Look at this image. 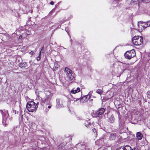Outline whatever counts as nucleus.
I'll use <instances>...</instances> for the list:
<instances>
[{
	"mask_svg": "<svg viewBox=\"0 0 150 150\" xmlns=\"http://www.w3.org/2000/svg\"><path fill=\"white\" fill-rule=\"evenodd\" d=\"M3 116L2 123L5 126H6L9 122V119L8 117V114L7 110H0Z\"/></svg>",
	"mask_w": 150,
	"mask_h": 150,
	"instance_id": "nucleus-1",
	"label": "nucleus"
},
{
	"mask_svg": "<svg viewBox=\"0 0 150 150\" xmlns=\"http://www.w3.org/2000/svg\"><path fill=\"white\" fill-rule=\"evenodd\" d=\"M26 107L28 111L33 112L36 111L38 106L34 102L31 101L27 103Z\"/></svg>",
	"mask_w": 150,
	"mask_h": 150,
	"instance_id": "nucleus-2",
	"label": "nucleus"
},
{
	"mask_svg": "<svg viewBox=\"0 0 150 150\" xmlns=\"http://www.w3.org/2000/svg\"><path fill=\"white\" fill-rule=\"evenodd\" d=\"M133 44L136 45H141L143 42V39L142 37L140 36H135L132 39Z\"/></svg>",
	"mask_w": 150,
	"mask_h": 150,
	"instance_id": "nucleus-3",
	"label": "nucleus"
},
{
	"mask_svg": "<svg viewBox=\"0 0 150 150\" xmlns=\"http://www.w3.org/2000/svg\"><path fill=\"white\" fill-rule=\"evenodd\" d=\"M125 57L128 59H130L135 55V51L134 50L129 51L127 52L125 54Z\"/></svg>",
	"mask_w": 150,
	"mask_h": 150,
	"instance_id": "nucleus-4",
	"label": "nucleus"
},
{
	"mask_svg": "<svg viewBox=\"0 0 150 150\" xmlns=\"http://www.w3.org/2000/svg\"><path fill=\"white\" fill-rule=\"evenodd\" d=\"M146 22L142 21H139L138 23V30L140 32L142 31V30L146 28Z\"/></svg>",
	"mask_w": 150,
	"mask_h": 150,
	"instance_id": "nucleus-5",
	"label": "nucleus"
},
{
	"mask_svg": "<svg viewBox=\"0 0 150 150\" xmlns=\"http://www.w3.org/2000/svg\"><path fill=\"white\" fill-rule=\"evenodd\" d=\"M90 93V92L88 94L82 98L80 100L81 102L83 103L87 101L91 97V94Z\"/></svg>",
	"mask_w": 150,
	"mask_h": 150,
	"instance_id": "nucleus-6",
	"label": "nucleus"
},
{
	"mask_svg": "<svg viewBox=\"0 0 150 150\" xmlns=\"http://www.w3.org/2000/svg\"><path fill=\"white\" fill-rule=\"evenodd\" d=\"M105 111V110L103 108H100L96 112V115L98 116L103 114Z\"/></svg>",
	"mask_w": 150,
	"mask_h": 150,
	"instance_id": "nucleus-7",
	"label": "nucleus"
},
{
	"mask_svg": "<svg viewBox=\"0 0 150 150\" xmlns=\"http://www.w3.org/2000/svg\"><path fill=\"white\" fill-rule=\"evenodd\" d=\"M74 74L72 72L71 73L67 75L69 80L70 81H71L74 78Z\"/></svg>",
	"mask_w": 150,
	"mask_h": 150,
	"instance_id": "nucleus-8",
	"label": "nucleus"
},
{
	"mask_svg": "<svg viewBox=\"0 0 150 150\" xmlns=\"http://www.w3.org/2000/svg\"><path fill=\"white\" fill-rule=\"evenodd\" d=\"M80 91V88L79 87H78L76 89H75V88H74L71 91V93H72L75 94L77 93H78Z\"/></svg>",
	"mask_w": 150,
	"mask_h": 150,
	"instance_id": "nucleus-9",
	"label": "nucleus"
},
{
	"mask_svg": "<svg viewBox=\"0 0 150 150\" xmlns=\"http://www.w3.org/2000/svg\"><path fill=\"white\" fill-rule=\"evenodd\" d=\"M116 137V134H111L110 135L109 139L110 140H113L115 139Z\"/></svg>",
	"mask_w": 150,
	"mask_h": 150,
	"instance_id": "nucleus-10",
	"label": "nucleus"
},
{
	"mask_svg": "<svg viewBox=\"0 0 150 150\" xmlns=\"http://www.w3.org/2000/svg\"><path fill=\"white\" fill-rule=\"evenodd\" d=\"M72 72V71L68 67H66L64 70V72L66 75L69 74Z\"/></svg>",
	"mask_w": 150,
	"mask_h": 150,
	"instance_id": "nucleus-11",
	"label": "nucleus"
},
{
	"mask_svg": "<svg viewBox=\"0 0 150 150\" xmlns=\"http://www.w3.org/2000/svg\"><path fill=\"white\" fill-rule=\"evenodd\" d=\"M136 137L138 140H140L142 138L143 135L140 132H138L137 133Z\"/></svg>",
	"mask_w": 150,
	"mask_h": 150,
	"instance_id": "nucleus-12",
	"label": "nucleus"
},
{
	"mask_svg": "<svg viewBox=\"0 0 150 150\" xmlns=\"http://www.w3.org/2000/svg\"><path fill=\"white\" fill-rule=\"evenodd\" d=\"M27 65L26 62H21L19 64L18 66L21 68L25 67H27Z\"/></svg>",
	"mask_w": 150,
	"mask_h": 150,
	"instance_id": "nucleus-13",
	"label": "nucleus"
},
{
	"mask_svg": "<svg viewBox=\"0 0 150 150\" xmlns=\"http://www.w3.org/2000/svg\"><path fill=\"white\" fill-rule=\"evenodd\" d=\"M57 104L56 105V108L57 109H58L59 108H62L63 107V105L61 104L60 105H59V99H57Z\"/></svg>",
	"mask_w": 150,
	"mask_h": 150,
	"instance_id": "nucleus-14",
	"label": "nucleus"
},
{
	"mask_svg": "<svg viewBox=\"0 0 150 150\" xmlns=\"http://www.w3.org/2000/svg\"><path fill=\"white\" fill-rule=\"evenodd\" d=\"M115 121V118H114V116L112 115L109 119V122L111 123H114Z\"/></svg>",
	"mask_w": 150,
	"mask_h": 150,
	"instance_id": "nucleus-15",
	"label": "nucleus"
},
{
	"mask_svg": "<svg viewBox=\"0 0 150 150\" xmlns=\"http://www.w3.org/2000/svg\"><path fill=\"white\" fill-rule=\"evenodd\" d=\"M122 149L123 150H131V147L127 145L123 146Z\"/></svg>",
	"mask_w": 150,
	"mask_h": 150,
	"instance_id": "nucleus-16",
	"label": "nucleus"
},
{
	"mask_svg": "<svg viewBox=\"0 0 150 150\" xmlns=\"http://www.w3.org/2000/svg\"><path fill=\"white\" fill-rule=\"evenodd\" d=\"M96 92L97 93L100 95L101 94L103 93V91L101 90L100 89H98L97 90Z\"/></svg>",
	"mask_w": 150,
	"mask_h": 150,
	"instance_id": "nucleus-17",
	"label": "nucleus"
},
{
	"mask_svg": "<svg viewBox=\"0 0 150 150\" xmlns=\"http://www.w3.org/2000/svg\"><path fill=\"white\" fill-rule=\"evenodd\" d=\"M139 2L138 0H132L131 1V3L134 4H137Z\"/></svg>",
	"mask_w": 150,
	"mask_h": 150,
	"instance_id": "nucleus-18",
	"label": "nucleus"
},
{
	"mask_svg": "<svg viewBox=\"0 0 150 150\" xmlns=\"http://www.w3.org/2000/svg\"><path fill=\"white\" fill-rule=\"evenodd\" d=\"M92 131L95 134H94L95 136H97V131L96 130V129H95V128H93L92 129Z\"/></svg>",
	"mask_w": 150,
	"mask_h": 150,
	"instance_id": "nucleus-19",
	"label": "nucleus"
},
{
	"mask_svg": "<svg viewBox=\"0 0 150 150\" xmlns=\"http://www.w3.org/2000/svg\"><path fill=\"white\" fill-rule=\"evenodd\" d=\"M146 27L150 26V20L148 21H147L146 23Z\"/></svg>",
	"mask_w": 150,
	"mask_h": 150,
	"instance_id": "nucleus-20",
	"label": "nucleus"
},
{
	"mask_svg": "<svg viewBox=\"0 0 150 150\" xmlns=\"http://www.w3.org/2000/svg\"><path fill=\"white\" fill-rule=\"evenodd\" d=\"M131 150H139L138 147L135 146L134 147L133 149H132L131 147Z\"/></svg>",
	"mask_w": 150,
	"mask_h": 150,
	"instance_id": "nucleus-21",
	"label": "nucleus"
},
{
	"mask_svg": "<svg viewBox=\"0 0 150 150\" xmlns=\"http://www.w3.org/2000/svg\"><path fill=\"white\" fill-rule=\"evenodd\" d=\"M147 95L148 97L150 99V91L147 92Z\"/></svg>",
	"mask_w": 150,
	"mask_h": 150,
	"instance_id": "nucleus-22",
	"label": "nucleus"
},
{
	"mask_svg": "<svg viewBox=\"0 0 150 150\" xmlns=\"http://www.w3.org/2000/svg\"><path fill=\"white\" fill-rule=\"evenodd\" d=\"M29 53L31 55H33L34 54V52L33 51H31L30 52H29Z\"/></svg>",
	"mask_w": 150,
	"mask_h": 150,
	"instance_id": "nucleus-23",
	"label": "nucleus"
},
{
	"mask_svg": "<svg viewBox=\"0 0 150 150\" xmlns=\"http://www.w3.org/2000/svg\"><path fill=\"white\" fill-rule=\"evenodd\" d=\"M29 63L30 64V65H33V64H34V63L32 62V61H30L29 62Z\"/></svg>",
	"mask_w": 150,
	"mask_h": 150,
	"instance_id": "nucleus-24",
	"label": "nucleus"
},
{
	"mask_svg": "<svg viewBox=\"0 0 150 150\" xmlns=\"http://www.w3.org/2000/svg\"><path fill=\"white\" fill-rule=\"evenodd\" d=\"M50 4L52 5H53L54 4V3L53 1H52L50 2Z\"/></svg>",
	"mask_w": 150,
	"mask_h": 150,
	"instance_id": "nucleus-25",
	"label": "nucleus"
},
{
	"mask_svg": "<svg viewBox=\"0 0 150 150\" xmlns=\"http://www.w3.org/2000/svg\"><path fill=\"white\" fill-rule=\"evenodd\" d=\"M40 57H37V61H39L40 60Z\"/></svg>",
	"mask_w": 150,
	"mask_h": 150,
	"instance_id": "nucleus-26",
	"label": "nucleus"
},
{
	"mask_svg": "<svg viewBox=\"0 0 150 150\" xmlns=\"http://www.w3.org/2000/svg\"><path fill=\"white\" fill-rule=\"evenodd\" d=\"M22 38V36L21 35H20L19 37V39H21Z\"/></svg>",
	"mask_w": 150,
	"mask_h": 150,
	"instance_id": "nucleus-27",
	"label": "nucleus"
},
{
	"mask_svg": "<svg viewBox=\"0 0 150 150\" xmlns=\"http://www.w3.org/2000/svg\"><path fill=\"white\" fill-rule=\"evenodd\" d=\"M41 53V52L40 51V53L39 55V56H38V57H40Z\"/></svg>",
	"mask_w": 150,
	"mask_h": 150,
	"instance_id": "nucleus-28",
	"label": "nucleus"
},
{
	"mask_svg": "<svg viewBox=\"0 0 150 150\" xmlns=\"http://www.w3.org/2000/svg\"><path fill=\"white\" fill-rule=\"evenodd\" d=\"M51 108V106H50V105H49V106H48V108L49 109L50 108Z\"/></svg>",
	"mask_w": 150,
	"mask_h": 150,
	"instance_id": "nucleus-29",
	"label": "nucleus"
},
{
	"mask_svg": "<svg viewBox=\"0 0 150 150\" xmlns=\"http://www.w3.org/2000/svg\"><path fill=\"white\" fill-rule=\"evenodd\" d=\"M89 125H91V123H89Z\"/></svg>",
	"mask_w": 150,
	"mask_h": 150,
	"instance_id": "nucleus-30",
	"label": "nucleus"
},
{
	"mask_svg": "<svg viewBox=\"0 0 150 150\" xmlns=\"http://www.w3.org/2000/svg\"><path fill=\"white\" fill-rule=\"evenodd\" d=\"M149 56L150 57V52L149 53Z\"/></svg>",
	"mask_w": 150,
	"mask_h": 150,
	"instance_id": "nucleus-31",
	"label": "nucleus"
},
{
	"mask_svg": "<svg viewBox=\"0 0 150 150\" xmlns=\"http://www.w3.org/2000/svg\"><path fill=\"white\" fill-rule=\"evenodd\" d=\"M54 9H53L52 10V11H54Z\"/></svg>",
	"mask_w": 150,
	"mask_h": 150,
	"instance_id": "nucleus-32",
	"label": "nucleus"
}]
</instances>
